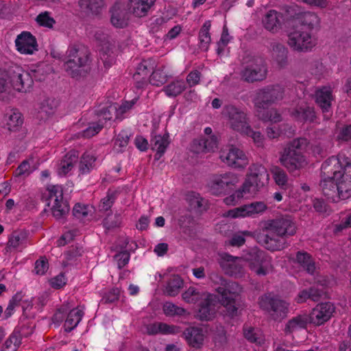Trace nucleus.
Segmentation results:
<instances>
[{
  "mask_svg": "<svg viewBox=\"0 0 351 351\" xmlns=\"http://www.w3.org/2000/svg\"><path fill=\"white\" fill-rule=\"evenodd\" d=\"M119 268L127 264L130 260V255L128 252H121L116 256Z\"/></svg>",
  "mask_w": 351,
  "mask_h": 351,
  "instance_id": "62",
  "label": "nucleus"
},
{
  "mask_svg": "<svg viewBox=\"0 0 351 351\" xmlns=\"http://www.w3.org/2000/svg\"><path fill=\"white\" fill-rule=\"evenodd\" d=\"M129 136L125 132H121L115 140V146H119L122 149L128 144Z\"/></svg>",
  "mask_w": 351,
  "mask_h": 351,
  "instance_id": "59",
  "label": "nucleus"
},
{
  "mask_svg": "<svg viewBox=\"0 0 351 351\" xmlns=\"http://www.w3.org/2000/svg\"><path fill=\"white\" fill-rule=\"evenodd\" d=\"M280 97H282V91L278 86L264 88L257 93L254 102L257 115L260 119L274 123L280 121V114H277L276 110L269 108V102L274 101Z\"/></svg>",
  "mask_w": 351,
  "mask_h": 351,
  "instance_id": "9",
  "label": "nucleus"
},
{
  "mask_svg": "<svg viewBox=\"0 0 351 351\" xmlns=\"http://www.w3.org/2000/svg\"><path fill=\"white\" fill-rule=\"evenodd\" d=\"M148 141L142 136H136L135 138L136 147L141 151H145L148 148Z\"/></svg>",
  "mask_w": 351,
  "mask_h": 351,
  "instance_id": "61",
  "label": "nucleus"
},
{
  "mask_svg": "<svg viewBox=\"0 0 351 351\" xmlns=\"http://www.w3.org/2000/svg\"><path fill=\"white\" fill-rule=\"evenodd\" d=\"M42 199L50 208L53 216L60 218L69 210V206L63 199L62 188L58 184L49 186L43 194Z\"/></svg>",
  "mask_w": 351,
  "mask_h": 351,
  "instance_id": "11",
  "label": "nucleus"
},
{
  "mask_svg": "<svg viewBox=\"0 0 351 351\" xmlns=\"http://www.w3.org/2000/svg\"><path fill=\"white\" fill-rule=\"evenodd\" d=\"M36 21L38 25L49 29L53 28L56 23L55 19L48 11L41 12L40 14L36 16Z\"/></svg>",
  "mask_w": 351,
  "mask_h": 351,
  "instance_id": "46",
  "label": "nucleus"
},
{
  "mask_svg": "<svg viewBox=\"0 0 351 351\" xmlns=\"http://www.w3.org/2000/svg\"><path fill=\"white\" fill-rule=\"evenodd\" d=\"M250 265V269L256 274L264 276L269 273L272 269L271 261L263 251L253 249L250 254L245 257L232 256L227 254L219 255V265L226 274L233 276L234 278H240L244 274L243 266L245 262Z\"/></svg>",
  "mask_w": 351,
  "mask_h": 351,
  "instance_id": "4",
  "label": "nucleus"
},
{
  "mask_svg": "<svg viewBox=\"0 0 351 351\" xmlns=\"http://www.w3.org/2000/svg\"><path fill=\"white\" fill-rule=\"evenodd\" d=\"M4 127L9 131L16 132L19 130L23 123V119L20 112L11 110L3 118Z\"/></svg>",
  "mask_w": 351,
  "mask_h": 351,
  "instance_id": "28",
  "label": "nucleus"
},
{
  "mask_svg": "<svg viewBox=\"0 0 351 351\" xmlns=\"http://www.w3.org/2000/svg\"><path fill=\"white\" fill-rule=\"evenodd\" d=\"M310 188L309 186L306 184H302L300 189H297L296 191L292 192L289 195L290 202L289 206L288 208L289 211L290 212H297L300 210V207L298 206H294L292 203L297 202L299 203L304 202L306 201V198L308 196L306 193L309 192Z\"/></svg>",
  "mask_w": 351,
  "mask_h": 351,
  "instance_id": "29",
  "label": "nucleus"
},
{
  "mask_svg": "<svg viewBox=\"0 0 351 351\" xmlns=\"http://www.w3.org/2000/svg\"><path fill=\"white\" fill-rule=\"evenodd\" d=\"M320 187L333 202L351 197V148L326 159L321 166Z\"/></svg>",
  "mask_w": 351,
  "mask_h": 351,
  "instance_id": "1",
  "label": "nucleus"
},
{
  "mask_svg": "<svg viewBox=\"0 0 351 351\" xmlns=\"http://www.w3.org/2000/svg\"><path fill=\"white\" fill-rule=\"evenodd\" d=\"M285 268L291 269H304L309 276L308 280H313V287L309 291L302 290L298 293L296 302H304L310 298L314 301L318 300L324 293V290L330 284V281L324 276L317 274V269L311 256L305 252H298L295 258L288 257V261H285L282 265Z\"/></svg>",
  "mask_w": 351,
  "mask_h": 351,
  "instance_id": "3",
  "label": "nucleus"
},
{
  "mask_svg": "<svg viewBox=\"0 0 351 351\" xmlns=\"http://www.w3.org/2000/svg\"><path fill=\"white\" fill-rule=\"evenodd\" d=\"M266 69L261 59H251L250 63L243 71L242 77L245 81H260L266 76Z\"/></svg>",
  "mask_w": 351,
  "mask_h": 351,
  "instance_id": "19",
  "label": "nucleus"
},
{
  "mask_svg": "<svg viewBox=\"0 0 351 351\" xmlns=\"http://www.w3.org/2000/svg\"><path fill=\"white\" fill-rule=\"evenodd\" d=\"M269 180V175L263 165H252L241 187L230 196L224 198V203L227 206H235L242 199L255 197L261 188L268 184Z\"/></svg>",
  "mask_w": 351,
  "mask_h": 351,
  "instance_id": "5",
  "label": "nucleus"
},
{
  "mask_svg": "<svg viewBox=\"0 0 351 351\" xmlns=\"http://www.w3.org/2000/svg\"><path fill=\"white\" fill-rule=\"evenodd\" d=\"M337 139L341 141H348L351 139V125H348L342 128L337 135Z\"/></svg>",
  "mask_w": 351,
  "mask_h": 351,
  "instance_id": "60",
  "label": "nucleus"
},
{
  "mask_svg": "<svg viewBox=\"0 0 351 351\" xmlns=\"http://www.w3.org/2000/svg\"><path fill=\"white\" fill-rule=\"evenodd\" d=\"M243 336L247 341L261 345L264 341L263 332L258 328H255L250 326L243 327Z\"/></svg>",
  "mask_w": 351,
  "mask_h": 351,
  "instance_id": "37",
  "label": "nucleus"
},
{
  "mask_svg": "<svg viewBox=\"0 0 351 351\" xmlns=\"http://www.w3.org/2000/svg\"><path fill=\"white\" fill-rule=\"evenodd\" d=\"M239 180L238 176L232 173L215 175L209 184L210 191L215 195L222 194L230 185L238 183Z\"/></svg>",
  "mask_w": 351,
  "mask_h": 351,
  "instance_id": "18",
  "label": "nucleus"
},
{
  "mask_svg": "<svg viewBox=\"0 0 351 351\" xmlns=\"http://www.w3.org/2000/svg\"><path fill=\"white\" fill-rule=\"evenodd\" d=\"M130 11L136 16L146 14L156 0H128Z\"/></svg>",
  "mask_w": 351,
  "mask_h": 351,
  "instance_id": "33",
  "label": "nucleus"
},
{
  "mask_svg": "<svg viewBox=\"0 0 351 351\" xmlns=\"http://www.w3.org/2000/svg\"><path fill=\"white\" fill-rule=\"evenodd\" d=\"M114 197L112 193H108L107 196L104 197L99 206L100 210L106 211L110 208L114 202Z\"/></svg>",
  "mask_w": 351,
  "mask_h": 351,
  "instance_id": "58",
  "label": "nucleus"
},
{
  "mask_svg": "<svg viewBox=\"0 0 351 351\" xmlns=\"http://www.w3.org/2000/svg\"><path fill=\"white\" fill-rule=\"evenodd\" d=\"M267 208V206L263 202H255L232 208L223 213V217L232 219L254 217L264 213Z\"/></svg>",
  "mask_w": 351,
  "mask_h": 351,
  "instance_id": "14",
  "label": "nucleus"
},
{
  "mask_svg": "<svg viewBox=\"0 0 351 351\" xmlns=\"http://www.w3.org/2000/svg\"><path fill=\"white\" fill-rule=\"evenodd\" d=\"M334 312V304L331 302L319 303L308 313L310 324L317 326H322L331 318Z\"/></svg>",
  "mask_w": 351,
  "mask_h": 351,
  "instance_id": "16",
  "label": "nucleus"
},
{
  "mask_svg": "<svg viewBox=\"0 0 351 351\" xmlns=\"http://www.w3.org/2000/svg\"><path fill=\"white\" fill-rule=\"evenodd\" d=\"M84 315L83 308L76 307L69 311L66 317L64 327L66 332H71L81 322Z\"/></svg>",
  "mask_w": 351,
  "mask_h": 351,
  "instance_id": "32",
  "label": "nucleus"
},
{
  "mask_svg": "<svg viewBox=\"0 0 351 351\" xmlns=\"http://www.w3.org/2000/svg\"><path fill=\"white\" fill-rule=\"evenodd\" d=\"M102 127L103 124L93 123L83 131L82 136L85 137H91L93 136H95L101 131Z\"/></svg>",
  "mask_w": 351,
  "mask_h": 351,
  "instance_id": "57",
  "label": "nucleus"
},
{
  "mask_svg": "<svg viewBox=\"0 0 351 351\" xmlns=\"http://www.w3.org/2000/svg\"><path fill=\"white\" fill-rule=\"evenodd\" d=\"M135 101H126L119 108L116 105L110 104L105 107L99 108L97 111V116L99 117V121L102 120L108 121L111 120L112 115L115 113L117 117H120L124 112L130 110L134 105Z\"/></svg>",
  "mask_w": 351,
  "mask_h": 351,
  "instance_id": "22",
  "label": "nucleus"
},
{
  "mask_svg": "<svg viewBox=\"0 0 351 351\" xmlns=\"http://www.w3.org/2000/svg\"><path fill=\"white\" fill-rule=\"evenodd\" d=\"M162 310L166 316L173 317L182 316L185 315L186 310L184 308L176 306V304L171 302H165L163 304Z\"/></svg>",
  "mask_w": 351,
  "mask_h": 351,
  "instance_id": "43",
  "label": "nucleus"
},
{
  "mask_svg": "<svg viewBox=\"0 0 351 351\" xmlns=\"http://www.w3.org/2000/svg\"><path fill=\"white\" fill-rule=\"evenodd\" d=\"M182 285L183 280L182 278L178 275H173L166 285L165 291L167 295L173 297V295H176L180 293Z\"/></svg>",
  "mask_w": 351,
  "mask_h": 351,
  "instance_id": "38",
  "label": "nucleus"
},
{
  "mask_svg": "<svg viewBox=\"0 0 351 351\" xmlns=\"http://www.w3.org/2000/svg\"><path fill=\"white\" fill-rule=\"evenodd\" d=\"M230 114V125L234 130L239 132L241 134L250 136L253 138L254 143L258 145L262 144L263 136L260 132H254L250 129V125L246 121V116L243 112H240L231 108Z\"/></svg>",
  "mask_w": 351,
  "mask_h": 351,
  "instance_id": "13",
  "label": "nucleus"
},
{
  "mask_svg": "<svg viewBox=\"0 0 351 351\" xmlns=\"http://www.w3.org/2000/svg\"><path fill=\"white\" fill-rule=\"evenodd\" d=\"M21 343V335L14 332L4 343L3 351H16Z\"/></svg>",
  "mask_w": 351,
  "mask_h": 351,
  "instance_id": "41",
  "label": "nucleus"
},
{
  "mask_svg": "<svg viewBox=\"0 0 351 351\" xmlns=\"http://www.w3.org/2000/svg\"><path fill=\"white\" fill-rule=\"evenodd\" d=\"M221 285L216 290L221 295V300H219L215 294L200 292L194 287H189L182 293V299L186 303L197 304V317L202 320H208L215 317L220 305H223L230 316H233L236 312L235 302L239 298L242 288L236 282H227L223 278H219Z\"/></svg>",
  "mask_w": 351,
  "mask_h": 351,
  "instance_id": "2",
  "label": "nucleus"
},
{
  "mask_svg": "<svg viewBox=\"0 0 351 351\" xmlns=\"http://www.w3.org/2000/svg\"><path fill=\"white\" fill-rule=\"evenodd\" d=\"M79 4L82 8H86L92 12H98L99 9L104 5L103 0H79Z\"/></svg>",
  "mask_w": 351,
  "mask_h": 351,
  "instance_id": "50",
  "label": "nucleus"
},
{
  "mask_svg": "<svg viewBox=\"0 0 351 351\" xmlns=\"http://www.w3.org/2000/svg\"><path fill=\"white\" fill-rule=\"evenodd\" d=\"M49 283L52 287L60 289L66 284V278L64 274H60L51 278Z\"/></svg>",
  "mask_w": 351,
  "mask_h": 351,
  "instance_id": "56",
  "label": "nucleus"
},
{
  "mask_svg": "<svg viewBox=\"0 0 351 351\" xmlns=\"http://www.w3.org/2000/svg\"><path fill=\"white\" fill-rule=\"evenodd\" d=\"M75 236L73 231H69L65 232L62 237L58 241V245H64L67 242H69Z\"/></svg>",
  "mask_w": 351,
  "mask_h": 351,
  "instance_id": "64",
  "label": "nucleus"
},
{
  "mask_svg": "<svg viewBox=\"0 0 351 351\" xmlns=\"http://www.w3.org/2000/svg\"><path fill=\"white\" fill-rule=\"evenodd\" d=\"M271 172L276 184L283 187L287 183L288 177L285 170L278 167L271 168Z\"/></svg>",
  "mask_w": 351,
  "mask_h": 351,
  "instance_id": "44",
  "label": "nucleus"
},
{
  "mask_svg": "<svg viewBox=\"0 0 351 351\" xmlns=\"http://www.w3.org/2000/svg\"><path fill=\"white\" fill-rule=\"evenodd\" d=\"M169 144V135H156L152 139V149L156 151V157L160 158Z\"/></svg>",
  "mask_w": 351,
  "mask_h": 351,
  "instance_id": "35",
  "label": "nucleus"
},
{
  "mask_svg": "<svg viewBox=\"0 0 351 351\" xmlns=\"http://www.w3.org/2000/svg\"><path fill=\"white\" fill-rule=\"evenodd\" d=\"M96 158L94 154L87 151L82 154L79 163V171L82 174H87L96 167Z\"/></svg>",
  "mask_w": 351,
  "mask_h": 351,
  "instance_id": "34",
  "label": "nucleus"
},
{
  "mask_svg": "<svg viewBox=\"0 0 351 351\" xmlns=\"http://www.w3.org/2000/svg\"><path fill=\"white\" fill-rule=\"evenodd\" d=\"M25 241V237L21 232H14L8 240V247L19 249Z\"/></svg>",
  "mask_w": 351,
  "mask_h": 351,
  "instance_id": "52",
  "label": "nucleus"
},
{
  "mask_svg": "<svg viewBox=\"0 0 351 351\" xmlns=\"http://www.w3.org/2000/svg\"><path fill=\"white\" fill-rule=\"evenodd\" d=\"M111 24L115 28H124L128 25V18L120 3H116L111 9Z\"/></svg>",
  "mask_w": 351,
  "mask_h": 351,
  "instance_id": "26",
  "label": "nucleus"
},
{
  "mask_svg": "<svg viewBox=\"0 0 351 351\" xmlns=\"http://www.w3.org/2000/svg\"><path fill=\"white\" fill-rule=\"evenodd\" d=\"M185 88V83L183 81H176L169 84L165 86L164 91L167 96L175 97L181 93Z\"/></svg>",
  "mask_w": 351,
  "mask_h": 351,
  "instance_id": "42",
  "label": "nucleus"
},
{
  "mask_svg": "<svg viewBox=\"0 0 351 351\" xmlns=\"http://www.w3.org/2000/svg\"><path fill=\"white\" fill-rule=\"evenodd\" d=\"M183 336L190 346L201 348L206 337V333L202 328L189 327L185 329Z\"/></svg>",
  "mask_w": 351,
  "mask_h": 351,
  "instance_id": "23",
  "label": "nucleus"
},
{
  "mask_svg": "<svg viewBox=\"0 0 351 351\" xmlns=\"http://www.w3.org/2000/svg\"><path fill=\"white\" fill-rule=\"evenodd\" d=\"M341 221L334 227V232H341L346 228H351V213L343 212L340 214Z\"/></svg>",
  "mask_w": 351,
  "mask_h": 351,
  "instance_id": "47",
  "label": "nucleus"
},
{
  "mask_svg": "<svg viewBox=\"0 0 351 351\" xmlns=\"http://www.w3.org/2000/svg\"><path fill=\"white\" fill-rule=\"evenodd\" d=\"M332 100V97L330 87H322L316 91L315 101L324 112L329 111Z\"/></svg>",
  "mask_w": 351,
  "mask_h": 351,
  "instance_id": "31",
  "label": "nucleus"
},
{
  "mask_svg": "<svg viewBox=\"0 0 351 351\" xmlns=\"http://www.w3.org/2000/svg\"><path fill=\"white\" fill-rule=\"evenodd\" d=\"M33 82V77L21 67L10 68L8 71H0V98L4 100L12 88L19 92L26 91Z\"/></svg>",
  "mask_w": 351,
  "mask_h": 351,
  "instance_id": "7",
  "label": "nucleus"
},
{
  "mask_svg": "<svg viewBox=\"0 0 351 351\" xmlns=\"http://www.w3.org/2000/svg\"><path fill=\"white\" fill-rule=\"evenodd\" d=\"M186 199L189 202L190 206L193 208H197L199 210H202L201 208L202 206V199L198 193L191 192L187 194Z\"/></svg>",
  "mask_w": 351,
  "mask_h": 351,
  "instance_id": "53",
  "label": "nucleus"
},
{
  "mask_svg": "<svg viewBox=\"0 0 351 351\" xmlns=\"http://www.w3.org/2000/svg\"><path fill=\"white\" fill-rule=\"evenodd\" d=\"M298 19L303 21L304 26H307L306 29H309L313 25L317 24L319 19L317 15L311 13V12H306L298 16Z\"/></svg>",
  "mask_w": 351,
  "mask_h": 351,
  "instance_id": "49",
  "label": "nucleus"
},
{
  "mask_svg": "<svg viewBox=\"0 0 351 351\" xmlns=\"http://www.w3.org/2000/svg\"><path fill=\"white\" fill-rule=\"evenodd\" d=\"M292 115L298 121H313V119L315 117L313 108L309 106L304 108V109H300V110H296L292 112Z\"/></svg>",
  "mask_w": 351,
  "mask_h": 351,
  "instance_id": "45",
  "label": "nucleus"
},
{
  "mask_svg": "<svg viewBox=\"0 0 351 351\" xmlns=\"http://www.w3.org/2000/svg\"><path fill=\"white\" fill-rule=\"evenodd\" d=\"M251 232L249 231L239 232L232 236V239L229 241V243L232 246H241L243 245L245 241V237L249 236Z\"/></svg>",
  "mask_w": 351,
  "mask_h": 351,
  "instance_id": "54",
  "label": "nucleus"
},
{
  "mask_svg": "<svg viewBox=\"0 0 351 351\" xmlns=\"http://www.w3.org/2000/svg\"><path fill=\"white\" fill-rule=\"evenodd\" d=\"M308 145L305 138L293 140L280 155V164L289 172L304 168L308 162L305 156L301 154L300 150L306 149Z\"/></svg>",
  "mask_w": 351,
  "mask_h": 351,
  "instance_id": "8",
  "label": "nucleus"
},
{
  "mask_svg": "<svg viewBox=\"0 0 351 351\" xmlns=\"http://www.w3.org/2000/svg\"><path fill=\"white\" fill-rule=\"evenodd\" d=\"M308 324H310L308 314H300V315L293 317L287 323L285 332L293 333L298 330L305 328Z\"/></svg>",
  "mask_w": 351,
  "mask_h": 351,
  "instance_id": "30",
  "label": "nucleus"
},
{
  "mask_svg": "<svg viewBox=\"0 0 351 351\" xmlns=\"http://www.w3.org/2000/svg\"><path fill=\"white\" fill-rule=\"evenodd\" d=\"M15 45L17 51L21 54H33L38 49L35 36L26 31L16 36Z\"/></svg>",
  "mask_w": 351,
  "mask_h": 351,
  "instance_id": "21",
  "label": "nucleus"
},
{
  "mask_svg": "<svg viewBox=\"0 0 351 351\" xmlns=\"http://www.w3.org/2000/svg\"><path fill=\"white\" fill-rule=\"evenodd\" d=\"M204 133L209 136L208 138L193 141L192 149L194 153H208V152H214L217 148L218 140L217 136L211 135L212 129L210 127H206Z\"/></svg>",
  "mask_w": 351,
  "mask_h": 351,
  "instance_id": "20",
  "label": "nucleus"
},
{
  "mask_svg": "<svg viewBox=\"0 0 351 351\" xmlns=\"http://www.w3.org/2000/svg\"><path fill=\"white\" fill-rule=\"evenodd\" d=\"M200 80V75L198 71H193L189 73L186 81L190 84V86H195V84H198Z\"/></svg>",
  "mask_w": 351,
  "mask_h": 351,
  "instance_id": "63",
  "label": "nucleus"
},
{
  "mask_svg": "<svg viewBox=\"0 0 351 351\" xmlns=\"http://www.w3.org/2000/svg\"><path fill=\"white\" fill-rule=\"evenodd\" d=\"M78 155L75 152L67 153L64 158L58 162L55 169L58 176L63 177L71 173L77 161Z\"/></svg>",
  "mask_w": 351,
  "mask_h": 351,
  "instance_id": "24",
  "label": "nucleus"
},
{
  "mask_svg": "<svg viewBox=\"0 0 351 351\" xmlns=\"http://www.w3.org/2000/svg\"><path fill=\"white\" fill-rule=\"evenodd\" d=\"M152 68V64L149 60H144L138 64L136 72L134 74V79L136 82V86L138 88L143 87L145 84L147 83V80Z\"/></svg>",
  "mask_w": 351,
  "mask_h": 351,
  "instance_id": "25",
  "label": "nucleus"
},
{
  "mask_svg": "<svg viewBox=\"0 0 351 351\" xmlns=\"http://www.w3.org/2000/svg\"><path fill=\"white\" fill-rule=\"evenodd\" d=\"M288 36V44L295 50L311 49L315 45L308 31L304 30L303 27L289 33Z\"/></svg>",
  "mask_w": 351,
  "mask_h": 351,
  "instance_id": "15",
  "label": "nucleus"
},
{
  "mask_svg": "<svg viewBox=\"0 0 351 351\" xmlns=\"http://www.w3.org/2000/svg\"><path fill=\"white\" fill-rule=\"evenodd\" d=\"M230 40H231V37L228 32L226 26L224 25L223 28L221 38L217 43V52L218 55H219V56L223 55L224 49H225L226 46L228 45V43H229Z\"/></svg>",
  "mask_w": 351,
  "mask_h": 351,
  "instance_id": "51",
  "label": "nucleus"
},
{
  "mask_svg": "<svg viewBox=\"0 0 351 351\" xmlns=\"http://www.w3.org/2000/svg\"><path fill=\"white\" fill-rule=\"evenodd\" d=\"M258 304L261 308L269 313L274 319L283 318L289 313V304L271 293L265 294L259 298Z\"/></svg>",
  "mask_w": 351,
  "mask_h": 351,
  "instance_id": "12",
  "label": "nucleus"
},
{
  "mask_svg": "<svg viewBox=\"0 0 351 351\" xmlns=\"http://www.w3.org/2000/svg\"><path fill=\"white\" fill-rule=\"evenodd\" d=\"M48 269L49 264L45 258H41L36 261L34 269L37 274L43 275L46 274Z\"/></svg>",
  "mask_w": 351,
  "mask_h": 351,
  "instance_id": "55",
  "label": "nucleus"
},
{
  "mask_svg": "<svg viewBox=\"0 0 351 351\" xmlns=\"http://www.w3.org/2000/svg\"><path fill=\"white\" fill-rule=\"evenodd\" d=\"M219 158L223 162L234 169L245 168L249 163L247 156L243 150L236 147H230L228 153L222 151Z\"/></svg>",
  "mask_w": 351,
  "mask_h": 351,
  "instance_id": "17",
  "label": "nucleus"
},
{
  "mask_svg": "<svg viewBox=\"0 0 351 351\" xmlns=\"http://www.w3.org/2000/svg\"><path fill=\"white\" fill-rule=\"evenodd\" d=\"M263 230L278 237V239L265 236L259 239V243L266 249L271 251L280 250L285 247L283 237L294 235L297 226L290 216H281L265 221L262 223Z\"/></svg>",
  "mask_w": 351,
  "mask_h": 351,
  "instance_id": "6",
  "label": "nucleus"
},
{
  "mask_svg": "<svg viewBox=\"0 0 351 351\" xmlns=\"http://www.w3.org/2000/svg\"><path fill=\"white\" fill-rule=\"evenodd\" d=\"M66 72L72 77H78L82 73H86L89 69L88 51L83 45H72L70 47L64 59Z\"/></svg>",
  "mask_w": 351,
  "mask_h": 351,
  "instance_id": "10",
  "label": "nucleus"
},
{
  "mask_svg": "<svg viewBox=\"0 0 351 351\" xmlns=\"http://www.w3.org/2000/svg\"><path fill=\"white\" fill-rule=\"evenodd\" d=\"M280 14L276 10H269L263 19V25L268 30H274L280 23Z\"/></svg>",
  "mask_w": 351,
  "mask_h": 351,
  "instance_id": "39",
  "label": "nucleus"
},
{
  "mask_svg": "<svg viewBox=\"0 0 351 351\" xmlns=\"http://www.w3.org/2000/svg\"><path fill=\"white\" fill-rule=\"evenodd\" d=\"M181 331V328L177 326L168 325L162 322H154L149 324L146 326V332L150 335L153 334H176Z\"/></svg>",
  "mask_w": 351,
  "mask_h": 351,
  "instance_id": "27",
  "label": "nucleus"
},
{
  "mask_svg": "<svg viewBox=\"0 0 351 351\" xmlns=\"http://www.w3.org/2000/svg\"><path fill=\"white\" fill-rule=\"evenodd\" d=\"M167 75L164 73L163 69H157L150 76L149 82L156 86H160L162 84L166 82Z\"/></svg>",
  "mask_w": 351,
  "mask_h": 351,
  "instance_id": "48",
  "label": "nucleus"
},
{
  "mask_svg": "<svg viewBox=\"0 0 351 351\" xmlns=\"http://www.w3.org/2000/svg\"><path fill=\"white\" fill-rule=\"evenodd\" d=\"M210 28V23L209 21H207L203 25L199 34L200 47L206 50L208 48V45L210 43V35L209 34V30Z\"/></svg>",
  "mask_w": 351,
  "mask_h": 351,
  "instance_id": "40",
  "label": "nucleus"
},
{
  "mask_svg": "<svg viewBox=\"0 0 351 351\" xmlns=\"http://www.w3.org/2000/svg\"><path fill=\"white\" fill-rule=\"evenodd\" d=\"M94 207L84 204H75L73 208V216L80 220H90L92 213L94 212Z\"/></svg>",
  "mask_w": 351,
  "mask_h": 351,
  "instance_id": "36",
  "label": "nucleus"
}]
</instances>
